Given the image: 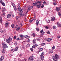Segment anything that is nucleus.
<instances>
[{"instance_id":"nucleus-50","label":"nucleus","mask_w":61,"mask_h":61,"mask_svg":"<svg viewBox=\"0 0 61 61\" xmlns=\"http://www.w3.org/2000/svg\"><path fill=\"white\" fill-rule=\"evenodd\" d=\"M17 40H20V38H17L16 39Z\"/></svg>"},{"instance_id":"nucleus-62","label":"nucleus","mask_w":61,"mask_h":61,"mask_svg":"<svg viewBox=\"0 0 61 61\" xmlns=\"http://www.w3.org/2000/svg\"><path fill=\"white\" fill-rule=\"evenodd\" d=\"M37 41L39 42V41H40V39H37Z\"/></svg>"},{"instance_id":"nucleus-45","label":"nucleus","mask_w":61,"mask_h":61,"mask_svg":"<svg viewBox=\"0 0 61 61\" xmlns=\"http://www.w3.org/2000/svg\"><path fill=\"white\" fill-rule=\"evenodd\" d=\"M44 7V4H43L42 6H41V8H43Z\"/></svg>"},{"instance_id":"nucleus-23","label":"nucleus","mask_w":61,"mask_h":61,"mask_svg":"<svg viewBox=\"0 0 61 61\" xmlns=\"http://www.w3.org/2000/svg\"><path fill=\"white\" fill-rule=\"evenodd\" d=\"M51 40H52V39H51L48 38L47 39V41H48V42H50V41H51Z\"/></svg>"},{"instance_id":"nucleus-55","label":"nucleus","mask_w":61,"mask_h":61,"mask_svg":"<svg viewBox=\"0 0 61 61\" xmlns=\"http://www.w3.org/2000/svg\"><path fill=\"white\" fill-rule=\"evenodd\" d=\"M13 38H14V39H16V37L15 36H14Z\"/></svg>"},{"instance_id":"nucleus-42","label":"nucleus","mask_w":61,"mask_h":61,"mask_svg":"<svg viewBox=\"0 0 61 61\" xmlns=\"http://www.w3.org/2000/svg\"><path fill=\"white\" fill-rule=\"evenodd\" d=\"M17 27H18V25H16L15 27V28H16H16H17Z\"/></svg>"},{"instance_id":"nucleus-31","label":"nucleus","mask_w":61,"mask_h":61,"mask_svg":"<svg viewBox=\"0 0 61 61\" xmlns=\"http://www.w3.org/2000/svg\"><path fill=\"white\" fill-rule=\"evenodd\" d=\"M20 28V27H18L17 29H16V30H17V31H18L19 30V29Z\"/></svg>"},{"instance_id":"nucleus-39","label":"nucleus","mask_w":61,"mask_h":61,"mask_svg":"<svg viewBox=\"0 0 61 61\" xmlns=\"http://www.w3.org/2000/svg\"><path fill=\"white\" fill-rule=\"evenodd\" d=\"M0 3H1V4H2V3H3L4 2H3V0H0Z\"/></svg>"},{"instance_id":"nucleus-32","label":"nucleus","mask_w":61,"mask_h":61,"mask_svg":"<svg viewBox=\"0 0 61 61\" xmlns=\"http://www.w3.org/2000/svg\"><path fill=\"white\" fill-rule=\"evenodd\" d=\"M36 30L37 31H39V28H36Z\"/></svg>"},{"instance_id":"nucleus-59","label":"nucleus","mask_w":61,"mask_h":61,"mask_svg":"<svg viewBox=\"0 0 61 61\" xmlns=\"http://www.w3.org/2000/svg\"><path fill=\"white\" fill-rule=\"evenodd\" d=\"M45 28L46 29H48V27L47 26L45 27Z\"/></svg>"},{"instance_id":"nucleus-8","label":"nucleus","mask_w":61,"mask_h":61,"mask_svg":"<svg viewBox=\"0 0 61 61\" xmlns=\"http://www.w3.org/2000/svg\"><path fill=\"white\" fill-rule=\"evenodd\" d=\"M41 3L39 5H37L36 6V7H37L38 8H40L41 7Z\"/></svg>"},{"instance_id":"nucleus-22","label":"nucleus","mask_w":61,"mask_h":61,"mask_svg":"<svg viewBox=\"0 0 61 61\" xmlns=\"http://www.w3.org/2000/svg\"><path fill=\"white\" fill-rule=\"evenodd\" d=\"M6 10V9L5 8H3L2 9V12H4Z\"/></svg>"},{"instance_id":"nucleus-18","label":"nucleus","mask_w":61,"mask_h":61,"mask_svg":"<svg viewBox=\"0 0 61 61\" xmlns=\"http://www.w3.org/2000/svg\"><path fill=\"white\" fill-rule=\"evenodd\" d=\"M23 9H22L21 10H20V14H22V13L23 12Z\"/></svg>"},{"instance_id":"nucleus-35","label":"nucleus","mask_w":61,"mask_h":61,"mask_svg":"<svg viewBox=\"0 0 61 61\" xmlns=\"http://www.w3.org/2000/svg\"><path fill=\"white\" fill-rule=\"evenodd\" d=\"M32 36L33 37H35L36 36V35H35V33H33V34H32Z\"/></svg>"},{"instance_id":"nucleus-49","label":"nucleus","mask_w":61,"mask_h":61,"mask_svg":"<svg viewBox=\"0 0 61 61\" xmlns=\"http://www.w3.org/2000/svg\"><path fill=\"white\" fill-rule=\"evenodd\" d=\"M58 14L59 16H60V15H61V14L60 13L58 12Z\"/></svg>"},{"instance_id":"nucleus-46","label":"nucleus","mask_w":61,"mask_h":61,"mask_svg":"<svg viewBox=\"0 0 61 61\" xmlns=\"http://www.w3.org/2000/svg\"><path fill=\"white\" fill-rule=\"evenodd\" d=\"M53 4H54V5H56V4H57L56 3L54 2L53 3Z\"/></svg>"},{"instance_id":"nucleus-34","label":"nucleus","mask_w":61,"mask_h":61,"mask_svg":"<svg viewBox=\"0 0 61 61\" xmlns=\"http://www.w3.org/2000/svg\"><path fill=\"white\" fill-rule=\"evenodd\" d=\"M12 5L13 6V7L15 6V4H14V3H12Z\"/></svg>"},{"instance_id":"nucleus-58","label":"nucleus","mask_w":61,"mask_h":61,"mask_svg":"<svg viewBox=\"0 0 61 61\" xmlns=\"http://www.w3.org/2000/svg\"><path fill=\"white\" fill-rule=\"evenodd\" d=\"M43 3L44 4V5H45V4H46V2H45V1H44L43 2Z\"/></svg>"},{"instance_id":"nucleus-60","label":"nucleus","mask_w":61,"mask_h":61,"mask_svg":"<svg viewBox=\"0 0 61 61\" xmlns=\"http://www.w3.org/2000/svg\"><path fill=\"white\" fill-rule=\"evenodd\" d=\"M34 46L35 47V46H38V45H37V44H36Z\"/></svg>"},{"instance_id":"nucleus-20","label":"nucleus","mask_w":61,"mask_h":61,"mask_svg":"<svg viewBox=\"0 0 61 61\" xmlns=\"http://www.w3.org/2000/svg\"><path fill=\"white\" fill-rule=\"evenodd\" d=\"M36 4H41V2H40V1H39L38 2H36Z\"/></svg>"},{"instance_id":"nucleus-11","label":"nucleus","mask_w":61,"mask_h":61,"mask_svg":"<svg viewBox=\"0 0 61 61\" xmlns=\"http://www.w3.org/2000/svg\"><path fill=\"white\" fill-rule=\"evenodd\" d=\"M33 6H30L28 7V9L30 10V9H33Z\"/></svg>"},{"instance_id":"nucleus-54","label":"nucleus","mask_w":61,"mask_h":61,"mask_svg":"<svg viewBox=\"0 0 61 61\" xmlns=\"http://www.w3.org/2000/svg\"><path fill=\"white\" fill-rule=\"evenodd\" d=\"M60 37L59 36H57V38L59 39L60 38Z\"/></svg>"},{"instance_id":"nucleus-44","label":"nucleus","mask_w":61,"mask_h":61,"mask_svg":"<svg viewBox=\"0 0 61 61\" xmlns=\"http://www.w3.org/2000/svg\"><path fill=\"white\" fill-rule=\"evenodd\" d=\"M30 49L31 51H33V49L32 48H30Z\"/></svg>"},{"instance_id":"nucleus-16","label":"nucleus","mask_w":61,"mask_h":61,"mask_svg":"<svg viewBox=\"0 0 61 61\" xmlns=\"http://www.w3.org/2000/svg\"><path fill=\"white\" fill-rule=\"evenodd\" d=\"M9 23H6V25H5V26L6 27H8V24Z\"/></svg>"},{"instance_id":"nucleus-12","label":"nucleus","mask_w":61,"mask_h":61,"mask_svg":"<svg viewBox=\"0 0 61 61\" xmlns=\"http://www.w3.org/2000/svg\"><path fill=\"white\" fill-rule=\"evenodd\" d=\"M57 11V12H58L59 11V10H60V8L59 7H57L56 8Z\"/></svg>"},{"instance_id":"nucleus-5","label":"nucleus","mask_w":61,"mask_h":61,"mask_svg":"<svg viewBox=\"0 0 61 61\" xmlns=\"http://www.w3.org/2000/svg\"><path fill=\"white\" fill-rule=\"evenodd\" d=\"M4 59V55H2L1 56V58H0V60H1L0 61H2V60H3V59Z\"/></svg>"},{"instance_id":"nucleus-30","label":"nucleus","mask_w":61,"mask_h":61,"mask_svg":"<svg viewBox=\"0 0 61 61\" xmlns=\"http://www.w3.org/2000/svg\"><path fill=\"white\" fill-rule=\"evenodd\" d=\"M13 7L14 8V10H15V11H16V10H17L16 8V7H15V6Z\"/></svg>"},{"instance_id":"nucleus-4","label":"nucleus","mask_w":61,"mask_h":61,"mask_svg":"<svg viewBox=\"0 0 61 61\" xmlns=\"http://www.w3.org/2000/svg\"><path fill=\"white\" fill-rule=\"evenodd\" d=\"M29 60L30 61H34V59L33 58V57L32 56L30 57L29 59Z\"/></svg>"},{"instance_id":"nucleus-56","label":"nucleus","mask_w":61,"mask_h":61,"mask_svg":"<svg viewBox=\"0 0 61 61\" xmlns=\"http://www.w3.org/2000/svg\"><path fill=\"white\" fill-rule=\"evenodd\" d=\"M0 32L2 33H4V31H3V30H1L0 31Z\"/></svg>"},{"instance_id":"nucleus-63","label":"nucleus","mask_w":61,"mask_h":61,"mask_svg":"<svg viewBox=\"0 0 61 61\" xmlns=\"http://www.w3.org/2000/svg\"><path fill=\"white\" fill-rule=\"evenodd\" d=\"M34 18H36V15H34Z\"/></svg>"},{"instance_id":"nucleus-15","label":"nucleus","mask_w":61,"mask_h":61,"mask_svg":"<svg viewBox=\"0 0 61 61\" xmlns=\"http://www.w3.org/2000/svg\"><path fill=\"white\" fill-rule=\"evenodd\" d=\"M18 48V46H17L16 48H15L14 49L15 51H17Z\"/></svg>"},{"instance_id":"nucleus-13","label":"nucleus","mask_w":61,"mask_h":61,"mask_svg":"<svg viewBox=\"0 0 61 61\" xmlns=\"http://www.w3.org/2000/svg\"><path fill=\"white\" fill-rule=\"evenodd\" d=\"M3 22V20H2V18L1 17H0V22L2 23Z\"/></svg>"},{"instance_id":"nucleus-53","label":"nucleus","mask_w":61,"mask_h":61,"mask_svg":"<svg viewBox=\"0 0 61 61\" xmlns=\"http://www.w3.org/2000/svg\"><path fill=\"white\" fill-rule=\"evenodd\" d=\"M41 59L42 61H43L44 60V58H41Z\"/></svg>"},{"instance_id":"nucleus-61","label":"nucleus","mask_w":61,"mask_h":61,"mask_svg":"<svg viewBox=\"0 0 61 61\" xmlns=\"http://www.w3.org/2000/svg\"><path fill=\"white\" fill-rule=\"evenodd\" d=\"M32 48H34L35 47V46H32Z\"/></svg>"},{"instance_id":"nucleus-33","label":"nucleus","mask_w":61,"mask_h":61,"mask_svg":"<svg viewBox=\"0 0 61 61\" xmlns=\"http://www.w3.org/2000/svg\"><path fill=\"white\" fill-rule=\"evenodd\" d=\"M47 33L48 34H50V32L49 31H47Z\"/></svg>"},{"instance_id":"nucleus-28","label":"nucleus","mask_w":61,"mask_h":61,"mask_svg":"<svg viewBox=\"0 0 61 61\" xmlns=\"http://www.w3.org/2000/svg\"><path fill=\"white\" fill-rule=\"evenodd\" d=\"M30 46V45H29V44H27V45H26V47H28Z\"/></svg>"},{"instance_id":"nucleus-25","label":"nucleus","mask_w":61,"mask_h":61,"mask_svg":"<svg viewBox=\"0 0 61 61\" xmlns=\"http://www.w3.org/2000/svg\"><path fill=\"white\" fill-rule=\"evenodd\" d=\"M37 5L36 3H34L33 4V6H36Z\"/></svg>"},{"instance_id":"nucleus-37","label":"nucleus","mask_w":61,"mask_h":61,"mask_svg":"<svg viewBox=\"0 0 61 61\" xmlns=\"http://www.w3.org/2000/svg\"><path fill=\"white\" fill-rule=\"evenodd\" d=\"M2 44L3 46V45H5V42H2Z\"/></svg>"},{"instance_id":"nucleus-26","label":"nucleus","mask_w":61,"mask_h":61,"mask_svg":"<svg viewBox=\"0 0 61 61\" xmlns=\"http://www.w3.org/2000/svg\"><path fill=\"white\" fill-rule=\"evenodd\" d=\"M18 10H19V11H20V10H21V8L20 6H19L18 8Z\"/></svg>"},{"instance_id":"nucleus-6","label":"nucleus","mask_w":61,"mask_h":61,"mask_svg":"<svg viewBox=\"0 0 61 61\" xmlns=\"http://www.w3.org/2000/svg\"><path fill=\"white\" fill-rule=\"evenodd\" d=\"M20 37H21L20 39L21 40H23V38H24V36L22 35H20Z\"/></svg>"},{"instance_id":"nucleus-48","label":"nucleus","mask_w":61,"mask_h":61,"mask_svg":"<svg viewBox=\"0 0 61 61\" xmlns=\"http://www.w3.org/2000/svg\"><path fill=\"white\" fill-rule=\"evenodd\" d=\"M20 25L21 26H23V23L22 22H21L20 23Z\"/></svg>"},{"instance_id":"nucleus-24","label":"nucleus","mask_w":61,"mask_h":61,"mask_svg":"<svg viewBox=\"0 0 61 61\" xmlns=\"http://www.w3.org/2000/svg\"><path fill=\"white\" fill-rule=\"evenodd\" d=\"M19 16H17L16 17V19L17 20L18 19H19Z\"/></svg>"},{"instance_id":"nucleus-17","label":"nucleus","mask_w":61,"mask_h":61,"mask_svg":"<svg viewBox=\"0 0 61 61\" xmlns=\"http://www.w3.org/2000/svg\"><path fill=\"white\" fill-rule=\"evenodd\" d=\"M36 39H34L33 41V44H36Z\"/></svg>"},{"instance_id":"nucleus-36","label":"nucleus","mask_w":61,"mask_h":61,"mask_svg":"<svg viewBox=\"0 0 61 61\" xmlns=\"http://www.w3.org/2000/svg\"><path fill=\"white\" fill-rule=\"evenodd\" d=\"M11 27L12 28H14V24H12Z\"/></svg>"},{"instance_id":"nucleus-3","label":"nucleus","mask_w":61,"mask_h":61,"mask_svg":"<svg viewBox=\"0 0 61 61\" xmlns=\"http://www.w3.org/2000/svg\"><path fill=\"white\" fill-rule=\"evenodd\" d=\"M3 48L5 49V48H7V47H8V46H7V45L6 44H5L4 45H3Z\"/></svg>"},{"instance_id":"nucleus-57","label":"nucleus","mask_w":61,"mask_h":61,"mask_svg":"<svg viewBox=\"0 0 61 61\" xmlns=\"http://www.w3.org/2000/svg\"><path fill=\"white\" fill-rule=\"evenodd\" d=\"M41 55H42V56H44V53H41Z\"/></svg>"},{"instance_id":"nucleus-7","label":"nucleus","mask_w":61,"mask_h":61,"mask_svg":"<svg viewBox=\"0 0 61 61\" xmlns=\"http://www.w3.org/2000/svg\"><path fill=\"white\" fill-rule=\"evenodd\" d=\"M56 20V19H55V18L54 17H52L51 18V21H55Z\"/></svg>"},{"instance_id":"nucleus-29","label":"nucleus","mask_w":61,"mask_h":61,"mask_svg":"<svg viewBox=\"0 0 61 61\" xmlns=\"http://www.w3.org/2000/svg\"><path fill=\"white\" fill-rule=\"evenodd\" d=\"M34 20H32L31 19L29 21V22L30 23H31L32 22V21Z\"/></svg>"},{"instance_id":"nucleus-38","label":"nucleus","mask_w":61,"mask_h":61,"mask_svg":"<svg viewBox=\"0 0 61 61\" xmlns=\"http://www.w3.org/2000/svg\"><path fill=\"white\" fill-rule=\"evenodd\" d=\"M44 31V30H41L40 31V33H43V31Z\"/></svg>"},{"instance_id":"nucleus-2","label":"nucleus","mask_w":61,"mask_h":61,"mask_svg":"<svg viewBox=\"0 0 61 61\" xmlns=\"http://www.w3.org/2000/svg\"><path fill=\"white\" fill-rule=\"evenodd\" d=\"M12 39L11 38L9 37V38L8 39H6V42L7 43H10V41H12Z\"/></svg>"},{"instance_id":"nucleus-27","label":"nucleus","mask_w":61,"mask_h":61,"mask_svg":"<svg viewBox=\"0 0 61 61\" xmlns=\"http://www.w3.org/2000/svg\"><path fill=\"white\" fill-rule=\"evenodd\" d=\"M45 44H45V43H41V46H44V45H45Z\"/></svg>"},{"instance_id":"nucleus-40","label":"nucleus","mask_w":61,"mask_h":61,"mask_svg":"<svg viewBox=\"0 0 61 61\" xmlns=\"http://www.w3.org/2000/svg\"><path fill=\"white\" fill-rule=\"evenodd\" d=\"M2 5H3V6H5V4L4 3V2L2 3Z\"/></svg>"},{"instance_id":"nucleus-64","label":"nucleus","mask_w":61,"mask_h":61,"mask_svg":"<svg viewBox=\"0 0 61 61\" xmlns=\"http://www.w3.org/2000/svg\"><path fill=\"white\" fill-rule=\"evenodd\" d=\"M30 36H28V38H30Z\"/></svg>"},{"instance_id":"nucleus-14","label":"nucleus","mask_w":61,"mask_h":61,"mask_svg":"<svg viewBox=\"0 0 61 61\" xmlns=\"http://www.w3.org/2000/svg\"><path fill=\"white\" fill-rule=\"evenodd\" d=\"M39 24V21L38 20H36V25H38Z\"/></svg>"},{"instance_id":"nucleus-41","label":"nucleus","mask_w":61,"mask_h":61,"mask_svg":"<svg viewBox=\"0 0 61 61\" xmlns=\"http://www.w3.org/2000/svg\"><path fill=\"white\" fill-rule=\"evenodd\" d=\"M42 50H43V48H41L39 49V50L40 51H41Z\"/></svg>"},{"instance_id":"nucleus-52","label":"nucleus","mask_w":61,"mask_h":61,"mask_svg":"<svg viewBox=\"0 0 61 61\" xmlns=\"http://www.w3.org/2000/svg\"><path fill=\"white\" fill-rule=\"evenodd\" d=\"M14 45H15V46H16L17 45V42H16L14 44Z\"/></svg>"},{"instance_id":"nucleus-1","label":"nucleus","mask_w":61,"mask_h":61,"mask_svg":"<svg viewBox=\"0 0 61 61\" xmlns=\"http://www.w3.org/2000/svg\"><path fill=\"white\" fill-rule=\"evenodd\" d=\"M52 57L54 60L57 61L58 60V59L59 58V56L57 55V54H56L55 55V57L54 56H52Z\"/></svg>"},{"instance_id":"nucleus-19","label":"nucleus","mask_w":61,"mask_h":61,"mask_svg":"<svg viewBox=\"0 0 61 61\" xmlns=\"http://www.w3.org/2000/svg\"><path fill=\"white\" fill-rule=\"evenodd\" d=\"M2 52L3 53H5V50L4 49H2Z\"/></svg>"},{"instance_id":"nucleus-21","label":"nucleus","mask_w":61,"mask_h":61,"mask_svg":"<svg viewBox=\"0 0 61 61\" xmlns=\"http://www.w3.org/2000/svg\"><path fill=\"white\" fill-rule=\"evenodd\" d=\"M53 29H56V27L55 26H53Z\"/></svg>"},{"instance_id":"nucleus-43","label":"nucleus","mask_w":61,"mask_h":61,"mask_svg":"<svg viewBox=\"0 0 61 61\" xmlns=\"http://www.w3.org/2000/svg\"><path fill=\"white\" fill-rule=\"evenodd\" d=\"M24 37L26 38H28V36H25Z\"/></svg>"},{"instance_id":"nucleus-47","label":"nucleus","mask_w":61,"mask_h":61,"mask_svg":"<svg viewBox=\"0 0 61 61\" xmlns=\"http://www.w3.org/2000/svg\"><path fill=\"white\" fill-rule=\"evenodd\" d=\"M55 46H53L52 48V49L53 50L54 49H55Z\"/></svg>"},{"instance_id":"nucleus-10","label":"nucleus","mask_w":61,"mask_h":61,"mask_svg":"<svg viewBox=\"0 0 61 61\" xmlns=\"http://www.w3.org/2000/svg\"><path fill=\"white\" fill-rule=\"evenodd\" d=\"M11 15L10 14H9L7 16V17L8 18H10V17H11Z\"/></svg>"},{"instance_id":"nucleus-51","label":"nucleus","mask_w":61,"mask_h":61,"mask_svg":"<svg viewBox=\"0 0 61 61\" xmlns=\"http://www.w3.org/2000/svg\"><path fill=\"white\" fill-rule=\"evenodd\" d=\"M41 58H44V56H43V55H42L41 56Z\"/></svg>"},{"instance_id":"nucleus-9","label":"nucleus","mask_w":61,"mask_h":61,"mask_svg":"<svg viewBox=\"0 0 61 61\" xmlns=\"http://www.w3.org/2000/svg\"><path fill=\"white\" fill-rule=\"evenodd\" d=\"M57 25L58 26H59V27H61V24H60L58 22H57Z\"/></svg>"}]
</instances>
